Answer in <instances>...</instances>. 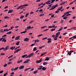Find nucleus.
<instances>
[{
    "label": "nucleus",
    "mask_w": 76,
    "mask_h": 76,
    "mask_svg": "<svg viewBox=\"0 0 76 76\" xmlns=\"http://www.w3.org/2000/svg\"><path fill=\"white\" fill-rule=\"evenodd\" d=\"M54 8H53V7L52 6V8L50 9V10H54Z\"/></svg>",
    "instance_id": "7c9ffc66"
},
{
    "label": "nucleus",
    "mask_w": 76,
    "mask_h": 76,
    "mask_svg": "<svg viewBox=\"0 0 76 76\" xmlns=\"http://www.w3.org/2000/svg\"><path fill=\"white\" fill-rule=\"evenodd\" d=\"M19 69V67H16L14 69V70L15 71L17 70H18Z\"/></svg>",
    "instance_id": "393cba45"
},
{
    "label": "nucleus",
    "mask_w": 76,
    "mask_h": 76,
    "mask_svg": "<svg viewBox=\"0 0 76 76\" xmlns=\"http://www.w3.org/2000/svg\"><path fill=\"white\" fill-rule=\"evenodd\" d=\"M63 27H61V28L60 29H59L58 31H61V30H62L63 29Z\"/></svg>",
    "instance_id": "2eb2a0df"
},
{
    "label": "nucleus",
    "mask_w": 76,
    "mask_h": 76,
    "mask_svg": "<svg viewBox=\"0 0 76 76\" xmlns=\"http://www.w3.org/2000/svg\"><path fill=\"white\" fill-rule=\"evenodd\" d=\"M29 61H30V60L29 59V60H28V59H27L26 60V61L27 62V63H29Z\"/></svg>",
    "instance_id": "a19ab883"
},
{
    "label": "nucleus",
    "mask_w": 76,
    "mask_h": 76,
    "mask_svg": "<svg viewBox=\"0 0 76 76\" xmlns=\"http://www.w3.org/2000/svg\"><path fill=\"white\" fill-rule=\"evenodd\" d=\"M47 39V37H46L45 38H44L42 39V40H44L45 39Z\"/></svg>",
    "instance_id": "6e6d98bb"
},
{
    "label": "nucleus",
    "mask_w": 76,
    "mask_h": 76,
    "mask_svg": "<svg viewBox=\"0 0 76 76\" xmlns=\"http://www.w3.org/2000/svg\"><path fill=\"white\" fill-rule=\"evenodd\" d=\"M22 5V7H26V6H28V4H25L24 5Z\"/></svg>",
    "instance_id": "9b49d317"
},
{
    "label": "nucleus",
    "mask_w": 76,
    "mask_h": 76,
    "mask_svg": "<svg viewBox=\"0 0 76 76\" xmlns=\"http://www.w3.org/2000/svg\"><path fill=\"white\" fill-rule=\"evenodd\" d=\"M54 14H53L51 15V18H54Z\"/></svg>",
    "instance_id": "0e129e2a"
},
{
    "label": "nucleus",
    "mask_w": 76,
    "mask_h": 76,
    "mask_svg": "<svg viewBox=\"0 0 76 76\" xmlns=\"http://www.w3.org/2000/svg\"><path fill=\"white\" fill-rule=\"evenodd\" d=\"M13 10H10L8 12V13H12L13 12Z\"/></svg>",
    "instance_id": "1a4fd4ad"
},
{
    "label": "nucleus",
    "mask_w": 76,
    "mask_h": 76,
    "mask_svg": "<svg viewBox=\"0 0 76 76\" xmlns=\"http://www.w3.org/2000/svg\"><path fill=\"white\" fill-rule=\"evenodd\" d=\"M8 6H6L4 7V9H7V8H8Z\"/></svg>",
    "instance_id": "774afa93"
},
{
    "label": "nucleus",
    "mask_w": 76,
    "mask_h": 76,
    "mask_svg": "<svg viewBox=\"0 0 76 76\" xmlns=\"http://www.w3.org/2000/svg\"><path fill=\"white\" fill-rule=\"evenodd\" d=\"M4 72V71L2 70V71H0V74H1V73H2L3 72Z\"/></svg>",
    "instance_id": "de8ad7c7"
},
{
    "label": "nucleus",
    "mask_w": 76,
    "mask_h": 76,
    "mask_svg": "<svg viewBox=\"0 0 76 76\" xmlns=\"http://www.w3.org/2000/svg\"><path fill=\"white\" fill-rule=\"evenodd\" d=\"M34 20H32L31 21H30L29 23L30 24H31V23H32V22H34Z\"/></svg>",
    "instance_id": "052dcab7"
},
{
    "label": "nucleus",
    "mask_w": 76,
    "mask_h": 76,
    "mask_svg": "<svg viewBox=\"0 0 76 76\" xmlns=\"http://www.w3.org/2000/svg\"><path fill=\"white\" fill-rule=\"evenodd\" d=\"M44 14H41L40 15V16H44Z\"/></svg>",
    "instance_id": "5fc2aeb1"
},
{
    "label": "nucleus",
    "mask_w": 76,
    "mask_h": 76,
    "mask_svg": "<svg viewBox=\"0 0 76 76\" xmlns=\"http://www.w3.org/2000/svg\"><path fill=\"white\" fill-rule=\"evenodd\" d=\"M20 46H18V47H17L14 50H16V49H17V48H20Z\"/></svg>",
    "instance_id": "c03bdc74"
},
{
    "label": "nucleus",
    "mask_w": 76,
    "mask_h": 76,
    "mask_svg": "<svg viewBox=\"0 0 76 76\" xmlns=\"http://www.w3.org/2000/svg\"><path fill=\"white\" fill-rule=\"evenodd\" d=\"M36 42H39V40H34V43H36Z\"/></svg>",
    "instance_id": "412c9836"
},
{
    "label": "nucleus",
    "mask_w": 76,
    "mask_h": 76,
    "mask_svg": "<svg viewBox=\"0 0 76 76\" xmlns=\"http://www.w3.org/2000/svg\"><path fill=\"white\" fill-rule=\"evenodd\" d=\"M29 40V38H26L25 39L24 41H28Z\"/></svg>",
    "instance_id": "6e6552de"
},
{
    "label": "nucleus",
    "mask_w": 76,
    "mask_h": 76,
    "mask_svg": "<svg viewBox=\"0 0 76 76\" xmlns=\"http://www.w3.org/2000/svg\"><path fill=\"white\" fill-rule=\"evenodd\" d=\"M48 30H49V29L48 28L47 29H46L45 30H44L43 31V32H45V31H48Z\"/></svg>",
    "instance_id": "58836bf2"
},
{
    "label": "nucleus",
    "mask_w": 76,
    "mask_h": 76,
    "mask_svg": "<svg viewBox=\"0 0 76 76\" xmlns=\"http://www.w3.org/2000/svg\"><path fill=\"white\" fill-rule=\"evenodd\" d=\"M42 34H39V35L37 36L38 37H41L42 36Z\"/></svg>",
    "instance_id": "09e8293b"
},
{
    "label": "nucleus",
    "mask_w": 76,
    "mask_h": 76,
    "mask_svg": "<svg viewBox=\"0 0 76 76\" xmlns=\"http://www.w3.org/2000/svg\"><path fill=\"white\" fill-rule=\"evenodd\" d=\"M55 1H56V0H51V1L52 2V3H53Z\"/></svg>",
    "instance_id": "603ef678"
},
{
    "label": "nucleus",
    "mask_w": 76,
    "mask_h": 76,
    "mask_svg": "<svg viewBox=\"0 0 76 76\" xmlns=\"http://www.w3.org/2000/svg\"><path fill=\"white\" fill-rule=\"evenodd\" d=\"M67 19V15L63 18L64 19Z\"/></svg>",
    "instance_id": "b1692460"
},
{
    "label": "nucleus",
    "mask_w": 76,
    "mask_h": 76,
    "mask_svg": "<svg viewBox=\"0 0 76 76\" xmlns=\"http://www.w3.org/2000/svg\"><path fill=\"white\" fill-rule=\"evenodd\" d=\"M35 44H32L31 45V47L32 46H34V45H35Z\"/></svg>",
    "instance_id": "e2e57ef3"
},
{
    "label": "nucleus",
    "mask_w": 76,
    "mask_h": 76,
    "mask_svg": "<svg viewBox=\"0 0 76 76\" xmlns=\"http://www.w3.org/2000/svg\"><path fill=\"white\" fill-rule=\"evenodd\" d=\"M24 66H21L19 67V69H20V70H21V69H24Z\"/></svg>",
    "instance_id": "20e7f679"
},
{
    "label": "nucleus",
    "mask_w": 76,
    "mask_h": 76,
    "mask_svg": "<svg viewBox=\"0 0 76 76\" xmlns=\"http://www.w3.org/2000/svg\"><path fill=\"white\" fill-rule=\"evenodd\" d=\"M7 36V35L6 34H5L4 35H3L2 36V37H6Z\"/></svg>",
    "instance_id": "bf43d9fd"
},
{
    "label": "nucleus",
    "mask_w": 76,
    "mask_h": 76,
    "mask_svg": "<svg viewBox=\"0 0 76 76\" xmlns=\"http://www.w3.org/2000/svg\"><path fill=\"white\" fill-rule=\"evenodd\" d=\"M47 64V62H44L43 64V65H44V66H45V65H46Z\"/></svg>",
    "instance_id": "c756f323"
},
{
    "label": "nucleus",
    "mask_w": 76,
    "mask_h": 76,
    "mask_svg": "<svg viewBox=\"0 0 76 76\" xmlns=\"http://www.w3.org/2000/svg\"><path fill=\"white\" fill-rule=\"evenodd\" d=\"M48 41H51V38H49L47 39Z\"/></svg>",
    "instance_id": "37998d69"
},
{
    "label": "nucleus",
    "mask_w": 76,
    "mask_h": 76,
    "mask_svg": "<svg viewBox=\"0 0 76 76\" xmlns=\"http://www.w3.org/2000/svg\"><path fill=\"white\" fill-rule=\"evenodd\" d=\"M6 66H7V64H5L4 65V67H6Z\"/></svg>",
    "instance_id": "4c0bfd02"
},
{
    "label": "nucleus",
    "mask_w": 76,
    "mask_h": 76,
    "mask_svg": "<svg viewBox=\"0 0 76 76\" xmlns=\"http://www.w3.org/2000/svg\"><path fill=\"white\" fill-rule=\"evenodd\" d=\"M5 48H0V51H1V50H5Z\"/></svg>",
    "instance_id": "72a5a7b5"
},
{
    "label": "nucleus",
    "mask_w": 76,
    "mask_h": 76,
    "mask_svg": "<svg viewBox=\"0 0 76 76\" xmlns=\"http://www.w3.org/2000/svg\"><path fill=\"white\" fill-rule=\"evenodd\" d=\"M50 57L48 58V57H47L46 58V59L44 60V61H48V60H50Z\"/></svg>",
    "instance_id": "39448f33"
},
{
    "label": "nucleus",
    "mask_w": 76,
    "mask_h": 76,
    "mask_svg": "<svg viewBox=\"0 0 76 76\" xmlns=\"http://www.w3.org/2000/svg\"><path fill=\"white\" fill-rule=\"evenodd\" d=\"M7 72L6 73H5V74H4V75L3 76H7V75H8V73H7Z\"/></svg>",
    "instance_id": "4be33fe9"
},
{
    "label": "nucleus",
    "mask_w": 76,
    "mask_h": 76,
    "mask_svg": "<svg viewBox=\"0 0 76 76\" xmlns=\"http://www.w3.org/2000/svg\"><path fill=\"white\" fill-rule=\"evenodd\" d=\"M50 42H51V41H50V40H48V43H50Z\"/></svg>",
    "instance_id": "338daca9"
},
{
    "label": "nucleus",
    "mask_w": 76,
    "mask_h": 76,
    "mask_svg": "<svg viewBox=\"0 0 76 76\" xmlns=\"http://www.w3.org/2000/svg\"><path fill=\"white\" fill-rule=\"evenodd\" d=\"M6 37H4V38L3 39V40L1 41L2 42H3L4 40H5V39H6Z\"/></svg>",
    "instance_id": "f704fd0d"
},
{
    "label": "nucleus",
    "mask_w": 76,
    "mask_h": 76,
    "mask_svg": "<svg viewBox=\"0 0 76 76\" xmlns=\"http://www.w3.org/2000/svg\"><path fill=\"white\" fill-rule=\"evenodd\" d=\"M22 61H23V60H20V61H18L17 62V63H20V62H22Z\"/></svg>",
    "instance_id": "c85d7f7f"
},
{
    "label": "nucleus",
    "mask_w": 76,
    "mask_h": 76,
    "mask_svg": "<svg viewBox=\"0 0 76 76\" xmlns=\"http://www.w3.org/2000/svg\"><path fill=\"white\" fill-rule=\"evenodd\" d=\"M34 55V53H31L27 56L26 57V58H30L31 57L33 56Z\"/></svg>",
    "instance_id": "f03ea898"
},
{
    "label": "nucleus",
    "mask_w": 76,
    "mask_h": 76,
    "mask_svg": "<svg viewBox=\"0 0 76 76\" xmlns=\"http://www.w3.org/2000/svg\"><path fill=\"white\" fill-rule=\"evenodd\" d=\"M66 34H67V32H66L64 33L63 34V35H66Z\"/></svg>",
    "instance_id": "864d4df0"
},
{
    "label": "nucleus",
    "mask_w": 76,
    "mask_h": 76,
    "mask_svg": "<svg viewBox=\"0 0 76 76\" xmlns=\"http://www.w3.org/2000/svg\"><path fill=\"white\" fill-rule=\"evenodd\" d=\"M43 4V2H42L41 3L39 4L38 5V6L39 7H40V6H41V5H42V4Z\"/></svg>",
    "instance_id": "f8f14e48"
},
{
    "label": "nucleus",
    "mask_w": 76,
    "mask_h": 76,
    "mask_svg": "<svg viewBox=\"0 0 76 76\" xmlns=\"http://www.w3.org/2000/svg\"><path fill=\"white\" fill-rule=\"evenodd\" d=\"M12 33V31H10L8 32L6 34H10Z\"/></svg>",
    "instance_id": "cd10ccee"
},
{
    "label": "nucleus",
    "mask_w": 76,
    "mask_h": 76,
    "mask_svg": "<svg viewBox=\"0 0 76 76\" xmlns=\"http://www.w3.org/2000/svg\"><path fill=\"white\" fill-rule=\"evenodd\" d=\"M29 12L27 13L25 15V17L26 18H27V17L28 16V15H29Z\"/></svg>",
    "instance_id": "f3484780"
},
{
    "label": "nucleus",
    "mask_w": 76,
    "mask_h": 76,
    "mask_svg": "<svg viewBox=\"0 0 76 76\" xmlns=\"http://www.w3.org/2000/svg\"><path fill=\"white\" fill-rule=\"evenodd\" d=\"M38 70H37L36 71H34L33 72L34 74H36V73H37V72H38Z\"/></svg>",
    "instance_id": "6ab92c4d"
},
{
    "label": "nucleus",
    "mask_w": 76,
    "mask_h": 76,
    "mask_svg": "<svg viewBox=\"0 0 76 76\" xmlns=\"http://www.w3.org/2000/svg\"><path fill=\"white\" fill-rule=\"evenodd\" d=\"M42 11H43V9H41L39 10V12H42Z\"/></svg>",
    "instance_id": "8fccbe9b"
},
{
    "label": "nucleus",
    "mask_w": 76,
    "mask_h": 76,
    "mask_svg": "<svg viewBox=\"0 0 76 76\" xmlns=\"http://www.w3.org/2000/svg\"><path fill=\"white\" fill-rule=\"evenodd\" d=\"M28 55H23L22 56V57L23 58H25V57H26V56H27Z\"/></svg>",
    "instance_id": "a211bd4d"
},
{
    "label": "nucleus",
    "mask_w": 76,
    "mask_h": 76,
    "mask_svg": "<svg viewBox=\"0 0 76 76\" xmlns=\"http://www.w3.org/2000/svg\"><path fill=\"white\" fill-rule=\"evenodd\" d=\"M49 2L48 1L46 2V4H49Z\"/></svg>",
    "instance_id": "3c124183"
},
{
    "label": "nucleus",
    "mask_w": 76,
    "mask_h": 76,
    "mask_svg": "<svg viewBox=\"0 0 76 76\" xmlns=\"http://www.w3.org/2000/svg\"><path fill=\"white\" fill-rule=\"evenodd\" d=\"M63 7V6H61L60 8H58V9L57 10H58V11H60V10H61V9H62Z\"/></svg>",
    "instance_id": "0eeeda50"
},
{
    "label": "nucleus",
    "mask_w": 76,
    "mask_h": 76,
    "mask_svg": "<svg viewBox=\"0 0 76 76\" xmlns=\"http://www.w3.org/2000/svg\"><path fill=\"white\" fill-rule=\"evenodd\" d=\"M60 32L57 33L56 34V36H55L56 38L53 37L54 40H57V38H58L59 35H60Z\"/></svg>",
    "instance_id": "f257e3e1"
},
{
    "label": "nucleus",
    "mask_w": 76,
    "mask_h": 76,
    "mask_svg": "<svg viewBox=\"0 0 76 76\" xmlns=\"http://www.w3.org/2000/svg\"><path fill=\"white\" fill-rule=\"evenodd\" d=\"M1 56H4V55H5V53H3L1 54Z\"/></svg>",
    "instance_id": "69168bd1"
},
{
    "label": "nucleus",
    "mask_w": 76,
    "mask_h": 76,
    "mask_svg": "<svg viewBox=\"0 0 76 76\" xmlns=\"http://www.w3.org/2000/svg\"><path fill=\"white\" fill-rule=\"evenodd\" d=\"M38 70H42V68L41 67H40L39 66V68H38L37 69Z\"/></svg>",
    "instance_id": "dca6fc26"
},
{
    "label": "nucleus",
    "mask_w": 76,
    "mask_h": 76,
    "mask_svg": "<svg viewBox=\"0 0 76 76\" xmlns=\"http://www.w3.org/2000/svg\"><path fill=\"white\" fill-rule=\"evenodd\" d=\"M34 12H30V13L31 15H32V14H34Z\"/></svg>",
    "instance_id": "680f3d73"
},
{
    "label": "nucleus",
    "mask_w": 76,
    "mask_h": 76,
    "mask_svg": "<svg viewBox=\"0 0 76 76\" xmlns=\"http://www.w3.org/2000/svg\"><path fill=\"white\" fill-rule=\"evenodd\" d=\"M31 27L30 26H28L27 27V28L28 29H28H31Z\"/></svg>",
    "instance_id": "bb28decb"
},
{
    "label": "nucleus",
    "mask_w": 76,
    "mask_h": 76,
    "mask_svg": "<svg viewBox=\"0 0 76 76\" xmlns=\"http://www.w3.org/2000/svg\"><path fill=\"white\" fill-rule=\"evenodd\" d=\"M47 26H44L43 27H42L41 28V29H43V28H47Z\"/></svg>",
    "instance_id": "ea45409f"
},
{
    "label": "nucleus",
    "mask_w": 76,
    "mask_h": 76,
    "mask_svg": "<svg viewBox=\"0 0 76 76\" xmlns=\"http://www.w3.org/2000/svg\"><path fill=\"white\" fill-rule=\"evenodd\" d=\"M9 46H7L5 47V49L6 50H8V48H9Z\"/></svg>",
    "instance_id": "473e14b6"
},
{
    "label": "nucleus",
    "mask_w": 76,
    "mask_h": 76,
    "mask_svg": "<svg viewBox=\"0 0 76 76\" xmlns=\"http://www.w3.org/2000/svg\"><path fill=\"white\" fill-rule=\"evenodd\" d=\"M42 58H41L39 60H37L36 61V63H40V62L42 61Z\"/></svg>",
    "instance_id": "7ed1b4c3"
},
{
    "label": "nucleus",
    "mask_w": 76,
    "mask_h": 76,
    "mask_svg": "<svg viewBox=\"0 0 76 76\" xmlns=\"http://www.w3.org/2000/svg\"><path fill=\"white\" fill-rule=\"evenodd\" d=\"M12 62H9L8 63H7V64L8 65H9L10 64H12Z\"/></svg>",
    "instance_id": "49530a36"
},
{
    "label": "nucleus",
    "mask_w": 76,
    "mask_h": 76,
    "mask_svg": "<svg viewBox=\"0 0 76 76\" xmlns=\"http://www.w3.org/2000/svg\"><path fill=\"white\" fill-rule=\"evenodd\" d=\"M55 36H56V35H53L52 37H53V38H56V37H55Z\"/></svg>",
    "instance_id": "4d7b16f0"
},
{
    "label": "nucleus",
    "mask_w": 76,
    "mask_h": 76,
    "mask_svg": "<svg viewBox=\"0 0 76 76\" xmlns=\"http://www.w3.org/2000/svg\"><path fill=\"white\" fill-rule=\"evenodd\" d=\"M71 53L70 52L68 53V55H69V56H71Z\"/></svg>",
    "instance_id": "e433bc0d"
},
{
    "label": "nucleus",
    "mask_w": 76,
    "mask_h": 76,
    "mask_svg": "<svg viewBox=\"0 0 76 76\" xmlns=\"http://www.w3.org/2000/svg\"><path fill=\"white\" fill-rule=\"evenodd\" d=\"M53 7L54 9H55V8H56L57 7H58V4H56L55 5L53 6Z\"/></svg>",
    "instance_id": "423d86ee"
},
{
    "label": "nucleus",
    "mask_w": 76,
    "mask_h": 76,
    "mask_svg": "<svg viewBox=\"0 0 76 76\" xmlns=\"http://www.w3.org/2000/svg\"><path fill=\"white\" fill-rule=\"evenodd\" d=\"M24 18V16L23 15H21L20 16V19H23Z\"/></svg>",
    "instance_id": "a878e982"
},
{
    "label": "nucleus",
    "mask_w": 76,
    "mask_h": 76,
    "mask_svg": "<svg viewBox=\"0 0 76 76\" xmlns=\"http://www.w3.org/2000/svg\"><path fill=\"white\" fill-rule=\"evenodd\" d=\"M19 38H20V36H17L15 38V39L18 40V39H19Z\"/></svg>",
    "instance_id": "9d476101"
},
{
    "label": "nucleus",
    "mask_w": 76,
    "mask_h": 76,
    "mask_svg": "<svg viewBox=\"0 0 76 76\" xmlns=\"http://www.w3.org/2000/svg\"><path fill=\"white\" fill-rule=\"evenodd\" d=\"M14 59V58H12L11 59H10L9 60V61H12V60H13Z\"/></svg>",
    "instance_id": "a18cd8bd"
},
{
    "label": "nucleus",
    "mask_w": 76,
    "mask_h": 76,
    "mask_svg": "<svg viewBox=\"0 0 76 76\" xmlns=\"http://www.w3.org/2000/svg\"><path fill=\"white\" fill-rule=\"evenodd\" d=\"M42 70H46V69H47V68H45V67H43L42 68Z\"/></svg>",
    "instance_id": "ddd939ff"
},
{
    "label": "nucleus",
    "mask_w": 76,
    "mask_h": 76,
    "mask_svg": "<svg viewBox=\"0 0 76 76\" xmlns=\"http://www.w3.org/2000/svg\"><path fill=\"white\" fill-rule=\"evenodd\" d=\"M37 50V49L36 48V47H35L33 49V51H36V50Z\"/></svg>",
    "instance_id": "5701e85b"
},
{
    "label": "nucleus",
    "mask_w": 76,
    "mask_h": 76,
    "mask_svg": "<svg viewBox=\"0 0 76 76\" xmlns=\"http://www.w3.org/2000/svg\"><path fill=\"white\" fill-rule=\"evenodd\" d=\"M72 38H73V39H76V35H75L72 37Z\"/></svg>",
    "instance_id": "c9c22d12"
},
{
    "label": "nucleus",
    "mask_w": 76,
    "mask_h": 76,
    "mask_svg": "<svg viewBox=\"0 0 76 76\" xmlns=\"http://www.w3.org/2000/svg\"><path fill=\"white\" fill-rule=\"evenodd\" d=\"M59 12V11H58V10L56 11L55 12V13H58Z\"/></svg>",
    "instance_id": "13d9d810"
},
{
    "label": "nucleus",
    "mask_w": 76,
    "mask_h": 76,
    "mask_svg": "<svg viewBox=\"0 0 76 76\" xmlns=\"http://www.w3.org/2000/svg\"><path fill=\"white\" fill-rule=\"evenodd\" d=\"M22 7V5H21L20 6H19L18 7V8H17V10L18 9H19L20 8V7Z\"/></svg>",
    "instance_id": "aec40b11"
},
{
    "label": "nucleus",
    "mask_w": 76,
    "mask_h": 76,
    "mask_svg": "<svg viewBox=\"0 0 76 76\" xmlns=\"http://www.w3.org/2000/svg\"><path fill=\"white\" fill-rule=\"evenodd\" d=\"M13 55H11V56H9L8 57V58L9 59V58H12V57H13Z\"/></svg>",
    "instance_id": "79ce46f5"
},
{
    "label": "nucleus",
    "mask_w": 76,
    "mask_h": 76,
    "mask_svg": "<svg viewBox=\"0 0 76 76\" xmlns=\"http://www.w3.org/2000/svg\"><path fill=\"white\" fill-rule=\"evenodd\" d=\"M27 31L26 30V31H24L21 32L20 34H24L25 33H26V32Z\"/></svg>",
    "instance_id": "4468645a"
},
{
    "label": "nucleus",
    "mask_w": 76,
    "mask_h": 76,
    "mask_svg": "<svg viewBox=\"0 0 76 76\" xmlns=\"http://www.w3.org/2000/svg\"><path fill=\"white\" fill-rule=\"evenodd\" d=\"M10 50H13L14 49V48L13 46L11 47L10 48Z\"/></svg>",
    "instance_id": "2f4dec72"
}]
</instances>
